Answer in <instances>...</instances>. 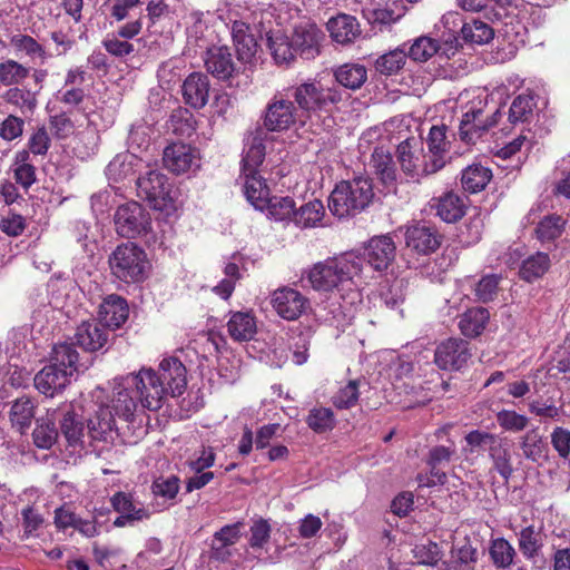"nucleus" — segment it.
<instances>
[{
	"instance_id": "f257e3e1",
	"label": "nucleus",
	"mask_w": 570,
	"mask_h": 570,
	"mask_svg": "<svg viewBox=\"0 0 570 570\" xmlns=\"http://www.w3.org/2000/svg\"><path fill=\"white\" fill-rule=\"evenodd\" d=\"M288 97L296 104L301 116V126H321L322 118L331 117L342 106L347 105L351 96L334 82L307 79L288 87Z\"/></svg>"
},
{
	"instance_id": "f03ea898",
	"label": "nucleus",
	"mask_w": 570,
	"mask_h": 570,
	"mask_svg": "<svg viewBox=\"0 0 570 570\" xmlns=\"http://www.w3.org/2000/svg\"><path fill=\"white\" fill-rule=\"evenodd\" d=\"M89 364V360L80 357L72 344L58 343L52 347L50 364L36 374L35 386L40 393L53 396L70 383L75 373L87 370Z\"/></svg>"
},
{
	"instance_id": "7ed1b4c3",
	"label": "nucleus",
	"mask_w": 570,
	"mask_h": 570,
	"mask_svg": "<svg viewBox=\"0 0 570 570\" xmlns=\"http://www.w3.org/2000/svg\"><path fill=\"white\" fill-rule=\"evenodd\" d=\"M353 254H344L341 257L328 258L313 265L303 275L302 281L317 292L341 291L345 286L352 291V286H361L355 271L360 261H355Z\"/></svg>"
},
{
	"instance_id": "20e7f679",
	"label": "nucleus",
	"mask_w": 570,
	"mask_h": 570,
	"mask_svg": "<svg viewBox=\"0 0 570 570\" xmlns=\"http://www.w3.org/2000/svg\"><path fill=\"white\" fill-rule=\"evenodd\" d=\"M373 197L372 179L366 175H358L336 184L328 197V208L338 218L354 216L364 210Z\"/></svg>"
},
{
	"instance_id": "39448f33",
	"label": "nucleus",
	"mask_w": 570,
	"mask_h": 570,
	"mask_svg": "<svg viewBox=\"0 0 570 570\" xmlns=\"http://www.w3.org/2000/svg\"><path fill=\"white\" fill-rule=\"evenodd\" d=\"M360 261L355 271L361 285L366 284L374 277V273H382L389 268L396 256V246L390 235H380L372 237L364 247L363 253L352 252Z\"/></svg>"
},
{
	"instance_id": "423d86ee",
	"label": "nucleus",
	"mask_w": 570,
	"mask_h": 570,
	"mask_svg": "<svg viewBox=\"0 0 570 570\" xmlns=\"http://www.w3.org/2000/svg\"><path fill=\"white\" fill-rule=\"evenodd\" d=\"M401 173L406 180L420 183L440 170V160H431L424 153L423 142L415 137L401 141L395 151Z\"/></svg>"
},
{
	"instance_id": "0eeeda50",
	"label": "nucleus",
	"mask_w": 570,
	"mask_h": 570,
	"mask_svg": "<svg viewBox=\"0 0 570 570\" xmlns=\"http://www.w3.org/2000/svg\"><path fill=\"white\" fill-rule=\"evenodd\" d=\"M111 274L125 283H139L149 268L146 253L134 243L118 245L109 256Z\"/></svg>"
},
{
	"instance_id": "6e6552de",
	"label": "nucleus",
	"mask_w": 570,
	"mask_h": 570,
	"mask_svg": "<svg viewBox=\"0 0 570 570\" xmlns=\"http://www.w3.org/2000/svg\"><path fill=\"white\" fill-rule=\"evenodd\" d=\"M117 438L118 429L109 405L95 403L94 414L88 419L87 425L89 446L98 456H101Z\"/></svg>"
},
{
	"instance_id": "1a4fd4ad",
	"label": "nucleus",
	"mask_w": 570,
	"mask_h": 570,
	"mask_svg": "<svg viewBox=\"0 0 570 570\" xmlns=\"http://www.w3.org/2000/svg\"><path fill=\"white\" fill-rule=\"evenodd\" d=\"M288 97V88L276 92L268 101L263 118L264 130L283 131L295 124L301 125V116L296 104Z\"/></svg>"
},
{
	"instance_id": "9d476101",
	"label": "nucleus",
	"mask_w": 570,
	"mask_h": 570,
	"mask_svg": "<svg viewBox=\"0 0 570 570\" xmlns=\"http://www.w3.org/2000/svg\"><path fill=\"white\" fill-rule=\"evenodd\" d=\"M488 105V96H478L464 111L460 121L459 134L463 141L470 144L480 138L483 132L498 124L501 110L495 109L491 117L483 118Z\"/></svg>"
},
{
	"instance_id": "9b49d317",
	"label": "nucleus",
	"mask_w": 570,
	"mask_h": 570,
	"mask_svg": "<svg viewBox=\"0 0 570 570\" xmlns=\"http://www.w3.org/2000/svg\"><path fill=\"white\" fill-rule=\"evenodd\" d=\"M127 384L135 386V395L138 396L141 407L149 411L159 410L167 396L153 368L142 367L137 374H129Z\"/></svg>"
},
{
	"instance_id": "f8f14e48",
	"label": "nucleus",
	"mask_w": 570,
	"mask_h": 570,
	"mask_svg": "<svg viewBox=\"0 0 570 570\" xmlns=\"http://www.w3.org/2000/svg\"><path fill=\"white\" fill-rule=\"evenodd\" d=\"M114 222L117 234L125 238L145 235L151 225L149 214L137 202L120 205L114 215Z\"/></svg>"
},
{
	"instance_id": "ddd939ff",
	"label": "nucleus",
	"mask_w": 570,
	"mask_h": 570,
	"mask_svg": "<svg viewBox=\"0 0 570 570\" xmlns=\"http://www.w3.org/2000/svg\"><path fill=\"white\" fill-rule=\"evenodd\" d=\"M53 419L60 417V433L67 442V449L71 453L80 454L85 450L87 433L72 403L52 411Z\"/></svg>"
},
{
	"instance_id": "4468645a",
	"label": "nucleus",
	"mask_w": 570,
	"mask_h": 570,
	"mask_svg": "<svg viewBox=\"0 0 570 570\" xmlns=\"http://www.w3.org/2000/svg\"><path fill=\"white\" fill-rule=\"evenodd\" d=\"M323 31L311 21H304L295 26L292 33V46L297 57L304 60H313L321 53L324 40Z\"/></svg>"
},
{
	"instance_id": "2eb2a0df",
	"label": "nucleus",
	"mask_w": 570,
	"mask_h": 570,
	"mask_svg": "<svg viewBox=\"0 0 570 570\" xmlns=\"http://www.w3.org/2000/svg\"><path fill=\"white\" fill-rule=\"evenodd\" d=\"M471 357L469 343L462 338H448L434 352V363L443 371H459Z\"/></svg>"
},
{
	"instance_id": "dca6fc26",
	"label": "nucleus",
	"mask_w": 570,
	"mask_h": 570,
	"mask_svg": "<svg viewBox=\"0 0 570 570\" xmlns=\"http://www.w3.org/2000/svg\"><path fill=\"white\" fill-rule=\"evenodd\" d=\"M138 196L147 200L155 209H163L169 197L167 177L155 169H149L146 175L136 178Z\"/></svg>"
},
{
	"instance_id": "f3484780",
	"label": "nucleus",
	"mask_w": 570,
	"mask_h": 570,
	"mask_svg": "<svg viewBox=\"0 0 570 570\" xmlns=\"http://www.w3.org/2000/svg\"><path fill=\"white\" fill-rule=\"evenodd\" d=\"M272 305L282 318L295 321L308 307V299L295 288L282 287L273 293Z\"/></svg>"
},
{
	"instance_id": "a211bd4d",
	"label": "nucleus",
	"mask_w": 570,
	"mask_h": 570,
	"mask_svg": "<svg viewBox=\"0 0 570 570\" xmlns=\"http://www.w3.org/2000/svg\"><path fill=\"white\" fill-rule=\"evenodd\" d=\"M146 161L134 151L117 154L107 165L105 174L110 184L136 180V174L146 167Z\"/></svg>"
},
{
	"instance_id": "6ab92c4d",
	"label": "nucleus",
	"mask_w": 570,
	"mask_h": 570,
	"mask_svg": "<svg viewBox=\"0 0 570 570\" xmlns=\"http://www.w3.org/2000/svg\"><path fill=\"white\" fill-rule=\"evenodd\" d=\"M166 394L173 397L180 396L187 387V371L185 365L176 357L164 358L156 371Z\"/></svg>"
},
{
	"instance_id": "aec40b11",
	"label": "nucleus",
	"mask_w": 570,
	"mask_h": 570,
	"mask_svg": "<svg viewBox=\"0 0 570 570\" xmlns=\"http://www.w3.org/2000/svg\"><path fill=\"white\" fill-rule=\"evenodd\" d=\"M267 132L257 128L245 138L242 158V174H259L258 168L265 158V140Z\"/></svg>"
},
{
	"instance_id": "412c9836",
	"label": "nucleus",
	"mask_w": 570,
	"mask_h": 570,
	"mask_svg": "<svg viewBox=\"0 0 570 570\" xmlns=\"http://www.w3.org/2000/svg\"><path fill=\"white\" fill-rule=\"evenodd\" d=\"M110 331L105 328L97 320L82 322L76 330L75 343L85 352L102 350L109 342Z\"/></svg>"
},
{
	"instance_id": "4be33fe9",
	"label": "nucleus",
	"mask_w": 570,
	"mask_h": 570,
	"mask_svg": "<svg viewBox=\"0 0 570 570\" xmlns=\"http://www.w3.org/2000/svg\"><path fill=\"white\" fill-rule=\"evenodd\" d=\"M405 243L417 254L429 255L440 247L441 235L430 225L416 224L407 228Z\"/></svg>"
},
{
	"instance_id": "5701e85b",
	"label": "nucleus",
	"mask_w": 570,
	"mask_h": 570,
	"mask_svg": "<svg viewBox=\"0 0 570 570\" xmlns=\"http://www.w3.org/2000/svg\"><path fill=\"white\" fill-rule=\"evenodd\" d=\"M127 383L128 375L115 380L111 402L115 414L129 421L140 403L135 395V386H129Z\"/></svg>"
},
{
	"instance_id": "b1692460",
	"label": "nucleus",
	"mask_w": 570,
	"mask_h": 570,
	"mask_svg": "<svg viewBox=\"0 0 570 570\" xmlns=\"http://www.w3.org/2000/svg\"><path fill=\"white\" fill-rule=\"evenodd\" d=\"M181 91L186 105L194 109H202L209 99V79L205 73L193 72L184 80Z\"/></svg>"
},
{
	"instance_id": "393cba45",
	"label": "nucleus",
	"mask_w": 570,
	"mask_h": 570,
	"mask_svg": "<svg viewBox=\"0 0 570 570\" xmlns=\"http://www.w3.org/2000/svg\"><path fill=\"white\" fill-rule=\"evenodd\" d=\"M99 323L107 330L119 328L128 318L127 301L119 295H109L99 307Z\"/></svg>"
},
{
	"instance_id": "a878e982",
	"label": "nucleus",
	"mask_w": 570,
	"mask_h": 570,
	"mask_svg": "<svg viewBox=\"0 0 570 570\" xmlns=\"http://www.w3.org/2000/svg\"><path fill=\"white\" fill-rule=\"evenodd\" d=\"M164 164L175 174L188 171L196 166V151L189 145L177 142L167 146L164 150Z\"/></svg>"
},
{
	"instance_id": "bb28decb",
	"label": "nucleus",
	"mask_w": 570,
	"mask_h": 570,
	"mask_svg": "<svg viewBox=\"0 0 570 570\" xmlns=\"http://www.w3.org/2000/svg\"><path fill=\"white\" fill-rule=\"evenodd\" d=\"M205 67L209 73L220 80L228 79L235 71L232 53L225 46H214L207 49Z\"/></svg>"
},
{
	"instance_id": "cd10ccee",
	"label": "nucleus",
	"mask_w": 570,
	"mask_h": 570,
	"mask_svg": "<svg viewBox=\"0 0 570 570\" xmlns=\"http://www.w3.org/2000/svg\"><path fill=\"white\" fill-rule=\"evenodd\" d=\"M334 83L340 88L358 90L367 81V69L364 65L345 62L332 69Z\"/></svg>"
},
{
	"instance_id": "c85d7f7f",
	"label": "nucleus",
	"mask_w": 570,
	"mask_h": 570,
	"mask_svg": "<svg viewBox=\"0 0 570 570\" xmlns=\"http://www.w3.org/2000/svg\"><path fill=\"white\" fill-rule=\"evenodd\" d=\"M519 445L523 458L532 463L542 464L549 458V448L539 428H532L521 435Z\"/></svg>"
},
{
	"instance_id": "c756f323",
	"label": "nucleus",
	"mask_w": 570,
	"mask_h": 570,
	"mask_svg": "<svg viewBox=\"0 0 570 570\" xmlns=\"http://www.w3.org/2000/svg\"><path fill=\"white\" fill-rule=\"evenodd\" d=\"M327 30L334 41L346 45L353 42L361 35L360 23L350 14H338L327 22Z\"/></svg>"
},
{
	"instance_id": "7c9ffc66",
	"label": "nucleus",
	"mask_w": 570,
	"mask_h": 570,
	"mask_svg": "<svg viewBox=\"0 0 570 570\" xmlns=\"http://www.w3.org/2000/svg\"><path fill=\"white\" fill-rule=\"evenodd\" d=\"M372 165L380 180L386 187H393L399 181V173L393 156L383 147H376L372 154Z\"/></svg>"
},
{
	"instance_id": "2f4dec72",
	"label": "nucleus",
	"mask_w": 570,
	"mask_h": 570,
	"mask_svg": "<svg viewBox=\"0 0 570 570\" xmlns=\"http://www.w3.org/2000/svg\"><path fill=\"white\" fill-rule=\"evenodd\" d=\"M245 178L244 194L247 202L258 210H265L271 196L266 180L259 174L243 175Z\"/></svg>"
},
{
	"instance_id": "473e14b6",
	"label": "nucleus",
	"mask_w": 570,
	"mask_h": 570,
	"mask_svg": "<svg viewBox=\"0 0 570 570\" xmlns=\"http://www.w3.org/2000/svg\"><path fill=\"white\" fill-rule=\"evenodd\" d=\"M426 155L431 160H440L441 170L446 164V155L450 149V141L446 138V126H432L426 137Z\"/></svg>"
},
{
	"instance_id": "72a5a7b5",
	"label": "nucleus",
	"mask_w": 570,
	"mask_h": 570,
	"mask_svg": "<svg viewBox=\"0 0 570 570\" xmlns=\"http://www.w3.org/2000/svg\"><path fill=\"white\" fill-rule=\"evenodd\" d=\"M227 331L236 342L249 341L256 334V321L249 312H236L232 314Z\"/></svg>"
},
{
	"instance_id": "f704fd0d",
	"label": "nucleus",
	"mask_w": 570,
	"mask_h": 570,
	"mask_svg": "<svg viewBox=\"0 0 570 570\" xmlns=\"http://www.w3.org/2000/svg\"><path fill=\"white\" fill-rule=\"evenodd\" d=\"M267 46L277 65H288L297 57L292 46V37L281 32H271L267 36Z\"/></svg>"
},
{
	"instance_id": "c9c22d12",
	"label": "nucleus",
	"mask_w": 570,
	"mask_h": 570,
	"mask_svg": "<svg viewBox=\"0 0 570 570\" xmlns=\"http://www.w3.org/2000/svg\"><path fill=\"white\" fill-rule=\"evenodd\" d=\"M35 402L29 396H22L17 399L10 410V421L12 426L16 428L20 433H23L35 417Z\"/></svg>"
},
{
	"instance_id": "e433bc0d",
	"label": "nucleus",
	"mask_w": 570,
	"mask_h": 570,
	"mask_svg": "<svg viewBox=\"0 0 570 570\" xmlns=\"http://www.w3.org/2000/svg\"><path fill=\"white\" fill-rule=\"evenodd\" d=\"M489 312L484 307L468 309L459 322L461 333L468 337L479 336L489 321Z\"/></svg>"
},
{
	"instance_id": "4c0bfd02",
	"label": "nucleus",
	"mask_w": 570,
	"mask_h": 570,
	"mask_svg": "<svg viewBox=\"0 0 570 570\" xmlns=\"http://www.w3.org/2000/svg\"><path fill=\"white\" fill-rule=\"evenodd\" d=\"M436 215L446 223H454L463 217L465 210L464 200L454 193H446L438 199Z\"/></svg>"
},
{
	"instance_id": "58836bf2",
	"label": "nucleus",
	"mask_w": 570,
	"mask_h": 570,
	"mask_svg": "<svg viewBox=\"0 0 570 570\" xmlns=\"http://www.w3.org/2000/svg\"><path fill=\"white\" fill-rule=\"evenodd\" d=\"M518 546L527 560L534 561L543 547L541 530L537 529L534 525L524 527L518 533Z\"/></svg>"
},
{
	"instance_id": "ea45409f",
	"label": "nucleus",
	"mask_w": 570,
	"mask_h": 570,
	"mask_svg": "<svg viewBox=\"0 0 570 570\" xmlns=\"http://www.w3.org/2000/svg\"><path fill=\"white\" fill-rule=\"evenodd\" d=\"M460 33L464 41L475 45L488 43L494 37V31L490 24L474 18L462 23Z\"/></svg>"
},
{
	"instance_id": "a19ab883",
	"label": "nucleus",
	"mask_w": 570,
	"mask_h": 570,
	"mask_svg": "<svg viewBox=\"0 0 570 570\" xmlns=\"http://www.w3.org/2000/svg\"><path fill=\"white\" fill-rule=\"evenodd\" d=\"M491 177L492 173L488 167L474 164L462 171L461 184L465 191L475 194L485 188Z\"/></svg>"
},
{
	"instance_id": "79ce46f5",
	"label": "nucleus",
	"mask_w": 570,
	"mask_h": 570,
	"mask_svg": "<svg viewBox=\"0 0 570 570\" xmlns=\"http://www.w3.org/2000/svg\"><path fill=\"white\" fill-rule=\"evenodd\" d=\"M111 505L119 514L131 515V520L142 521L149 518V512L142 504L136 503L130 493L119 491L110 499Z\"/></svg>"
},
{
	"instance_id": "37998d69",
	"label": "nucleus",
	"mask_w": 570,
	"mask_h": 570,
	"mask_svg": "<svg viewBox=\"0 0 570 570\" xmlns=\"http://www.w3.org/2000/svg\"><path fill=\"white\" fill-rule=\"evenodd\" d=\"M550 267V257L547 253L537 252L520 266L519 275L527 282H533L542 277Z\"/></svg>"
},
{
	"instance_id": "c03bdc74",
	"label": "nucleus",
	"mask_w": 570,
	"mask_h": 570,
	"mask_svg": "<svg viewBox=\"0 0 570 570\" xmlns=\"http://www.w3.org/2000/svg\"><path fill=\"white\" fill-rule=\"evenodd\" d=\"M4 100L18 108L22 115H32L37 108V94L18 86L8 89L3 96Z\"/></svg>"
},
{
	"instance_id": "a18cd8bd",
	"label": "nucleus",
	"mask_w": 570,
	"mask_h": 570,
	"mask_svg": "<svg viewBox=\"0 0 570 570\" xmlns=\"http://www.w3.org/2000/svg\"><path fill=\"white\" fill-rule=\"evenodd\" d=\"M10 45L17 52L24 53L31 60L40 59L45 62L48 58L45 47L29 35L20 32L12 35Z\"/></svg>"
},
{
	"instance_id": "49530a36",
	"label": "nucleus",
	"mask_w": 570,
	"mask_h": 570,
	"mask_svg": "<svg viewBox=\"0 0 570 570\" xmlns=\"http://www.w3.org/2000/svg\"><path fill=\"white\" fill-rule=\"evenodd\" d=\"M534 98L531 95H519L509 109V121L513 125L530 122L534 115Z\"/></svg>"
},
{
	"instance_id": "de8ad7c7",
	"label": "nucleus",
	"mask_w": 570,
	"mask_h": 570,
	"mask_svg": "<svg viewBox=\"0 0 570 570\" xmlns=\"http://www.w3.org/2000/svg\"><path fill=\"white\" fill-rule=\"evenodd\" d=\"M324 216V206L321 200L314 199L295 210L294 223L302 228L315 227Z\"/></svg>"
},
{
	"instance_id": "09e8293b",
	"label": "nucleus",
	"mask_w": 570,
	"mask_h": 570,
	"mask_svg": "<svg viewBox=\"0 0 570 570\" xmlns=\"http://www.w3.org/2000/svg\"><path fill=\"white\" fill-rule=\"evenodd\" d=\"M362 14L371 24H389L402 17L400 10L396 11L389 4L382 6L373 2L362 8Z\"/></svg>"
},
{
	"instance_id": "8fccbe9b",
	"label": "nucleus",
	"mask_w": 570,
	"mask_h": 570,
	"mask_svg": "<svg viewBox=\"0 0 570 570\" xmlns=\"http://www.w3.org/2000/svg\"><path fill=\"white\" fill-rule=\"evenodd\" d=\"M268 217L276 222L292 220L295 216V202L292 197H268V205L265 207Z\"/></svg>"
},
{
	"instance_id": "3c124183",
	"label": "nucleus",
	"mask_w": 570,
	"mask_h": 570,
	"mask_svg": "<svg viewBox=\"0 0 570 570\" xmlns=\"http://www.w3.org/2000/svg\"><path fill=\"white\" fill-rule=\"evenodd\" d=\"M16 183L28 189L36 181V168L30 163L29 151L20 150L14 157Z\"/></svg>"
},
{
	"instance_id": "603ef678",
	"label": "nucleus",
	"mask_w": 570,
	"mask_h": 570,
	"mask_svg": "<svg viewBox=\"0 0 570 570\" xmlns=\"http://www.w3.org/2000/svg\"><path fill=\"white\" fill-rule=\"evenodd\" d=\"M489 554L497 568L507 569L513 563L517 553L508 540L498 538L491 541Z\"/></svg>"
},
{
	"instance_id": "864d4df0",
	"label": "nucleus",
	"mask_w": 570,
	"mask_h": 570,
	"mask_svg": "<svg viewBox=\"0 0 570 570\" xmlns=\"http://www.w3.org/2000/svg\"><path fill=\"white\" fill-rule=\"evenodd\" d=\"M306 424L312 431L321 434L332 431L336 425V419L331 409L314 407L306 417Z\"/></svg>"
},
{
	"instance_id": "5fc2aeb1",
	"label": "nucleus",
	"mask_w": 570,
	"mask_h": 570,
	"mask_svg": "<svg viewBox=\"0 0 570 570\" xmlns=\"http://www.w3.org/2000/svg\"><path fill=\"white\" fill-rule=\"evenodd\" d=\"M30 68L22 63L8 59L0 63V83L3 86H18L28 78Z\"/></svg>"
},
{
	"instance_id": "6e6d98bb",
	"label": "nucleus",
	"mask_w": 570,
	"mask_h": 570,
	"mask_svg": "<svg viewBox=\"0 0 570 570\" xmlns=\"http://www.w3.org/2000/svg\"><path fill=\"white\" fill-rule=\"evenodd\" d=\"M404 49L396 48L387 53L380 56L375 61V69L382 75L391 76L399 72L406 61Z\"/></svg>"
},
{
	"instance_id": "4d7b16f0",
	"label": "nucleus",
	"mask_w": 570,
	"mask_h": 570,
	"mask_svg": "<svg viewBox=\"0 0 570 570\" xmlns=\"http://www.w3.org/2000/svg\"><path fill=\"white\" fill-rule=\"evenodd\" d=\"M489 456L495 471L508 482L513 474L509 449L499 441L489 449Z\"/></svg>"
},
{
	"instance_id": "13d9d810",
	"label": "nucleus",
	"mask_w": 570,
	"mask_h": 570,
	"mask_svg": "<svg viewBox=\"0 0 570 570\" xmlns=\"http://www.w3.org/2000/svg\"><path fill=\"white\" fill-rule=\"evenodd\" d=\"M360 380H353L342 386L332 397L334 406L346 410L356 405L360 397Z\"/></svg>"
},
{
	"instance_id": "bf43d9fd",
	"label": "nucleus",
	"mask_w": 570,
	"mask_h": 570,
	"mask_svg": "<svg viewBox=\"0 0 570 570\" xmlns=\"http://www.w3.org/2000/svg\"><path fill=\"white\" fill-rule=\"evenodd\" d=\"M224 274L225 278L213 287V292L223 299H228L234 292L236 281L240 278L238 265L234 262L226 263Z\"/></svg>"
},
{
	"instance_id": "052dcab7",
	"label": "nucleus",
	"mask_w": 570,
	"mask_h": 570,
	"mask_svg": "<svg viewBox=\"0 0 570 570\" xmlns=\"http://www.w3.org/2000/svg\"><path fill=\"white\" fill-rule=\"evenodd\" d=\"M441 50L438 41L430 37L417 38L409 49V57L414 61L424 62Z\"/></svg>"
},
{
	"instance_id": "680f3d73",
	"label": "nucleus",
	"mask_w": 570,
	"mask_h": 570,
	"mask_svg": "<svg viewBox=\"0 0 570 570\" xmlns=\"http://www.w3.org/2000/svg\"><path fill=\"white\" fill-rule=\"evenodd\" d=\"M43 523V515L33 505L24 507L21 510L22 539L37 537Z\"/></svg>"
},
{
	"instance_id": "e2e57ef3",
	"label": "nucleus",
	"mask_w": 570,
	"mask_h": 570,
	"mask_svg": "<svg viewBox=\"0 0 570 570\" xmlns=\"http://www.w3.org/2000/svg\"><path fill=\"white\" fill-rule=\"evenodd\" d=\"M52 415V413L50 414ZM53 416L48 419L47 422L38 421L36 429L33 430L35 444L40 449H49L57 441L58 431L55 426Z\"/></svg>"
},
{
	"instance_id": "0e129e2a",
	"label": "nucleus",
	"mask_w": 570,
	"mask_h": 570,
	"mask_svg": "<svg viewBox=\"0 0 570 570\" xmlns=\"http://www.w3.org/2000/svg\"><path fill=\"white\" fill-rule=\"evenodd\" d=\"M564 220L557 215L547 216L541 219L535 228L540 240H553L558 238L563 230Z\"/></svg>"
},
{
	"instance_id": "69168bd1",
	"label": "nucleus",
	"mask_w": 570,
	"mask_h": 570,
	"mask_svg": "<svg viewBox=\"0 0 570 570\" xmlns=\"http://www.w3.org/2000/svg\"><path fill=\"white\" fill-rule=\"evenodd\" d=\"M476 549L470 542H465L453 551L452 564L446 570H473L476 562Z\"/></svg>"
},
{
	"instance_id": "338daca9",
	"label": "nucleus",
	"mask_w": 570,
	"mask_h": 570,
	"mask_svg": "<svg viewBox=\"0 0 570 570\" xmlns=\"http://www.w3.org/2000/svg\"><path fill=\"white\" fill-rule=\"evenodd\" d=\"M50 39L56 45L58 56L66 55L76 45L75 31L69 22L52 30Z\"/></svg>"
},
{
	"instance_id": "774afa93",
	"label": "nucleus",
	"mask_w": 570,
	"mask_h": 570,
	"mask_svg": "<svg viewBox=\"0 0 570 570\" xmlns=\"http://www.w3.org/2000/svg\"><path fill=\"white\" fill-rule=\"evenodd\" d=\"M497 421L504 431L513 433L523 431L529 424V419L525 415L512 410L500 411L497 414Z\"/></svg>"
}]
</instances>
